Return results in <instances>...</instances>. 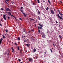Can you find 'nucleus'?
<instances>
[{
    "label": "nucleus",
    "mask_w": 63,
    "mask_h": 63,
    "mask_svg": "<svg viewBox=\"0 0 63 63\" xmlns=\"http://www.w3.org/2000/svg\"><path fill=\"white\" fill-rule=\"evenodd\" d=\"M39 25L40 26H41V27H43V25H41V24H39Z\"/></svg>",
    "instance_id": "obj_29"
},
{
    "label": "nucleus",
    "mask_w": 63,
    "mask_h": 63,
    "mask_svg": "<svg viewBox=\"0 0 63 63\" xmlns=\"http://www.w3.org/2000/svg\"><path fill=\"white\" fill-rule=\"evenodd\" d=\"M5 31L6 32H8V31L7 30H5Z\"/></svg>",
    "instance_id": "obj_34"
},
{
    "label": "nucleus",
    "mask_w": 63,
    "mask_h": 63,
    "mask_svg": "<svg viewBox=\"0 0 63 63\" xmlns=\"http://www.w3.org/2000/svg\"><path fill=\"white\" fill-rule=\"evenodd\" d=\"M58 12H59V14H60V15H61V16H63V14H62V13H61V12H60V11L58 10Z\"/></svg>",
    "instance_id": "obj_8"
},
{
    "label": "nucleus",
    "mask_w": 63,
    "mask_h": 63,
    "mask_svg": "<svg viewBox=\"0 0 63 63\" xmlns=\"http://www.w3.org/2000/svg\"><path fill=\"white\" fill-rule=\"evenodd\" d=\"M2 36L3 37V38L4 39H5V36L4 35H3Z\"/></svg>",
    "instance_id": "obj_30"
},
{
    "label": "nucleus",
    "mask_w": 63,
    "mask_h": 63,
    "mask_svg": "<svg viewBox=\"0 0 63 63\" xmlns=\"http://www.w3.org/2000/svg\"><path fill=\"white\" fill-rule=\"evenodd\" d=\"M36 10H38V11H39V10L38 9H36Z\"/></svg>",
    "instance_id": "obj_58"
},
{
    "label": "nucleus",
    "mask_w": 63,
    "mask_h": 63,
    "mask_svg": "<svg viewBox=\"0 0 63 63\" xmlns=\"http://www.w3.org/2000/svg\"><path fill=\"white\" fill-rule=\"evenodd\" d=\"M37 1L38 3H40V1L39 0H37Z\"/></svg>",
    "instance_id": "obj_33"
},
{
    "label": "nucleus",
    "mask_w": 63,
    "mask_h": 63,
    "mask_svg": "<svg viewBox=\"0 0 63 63\" xmlns=\"http://www.w3.org/2000/svg\"><path fill=\"white\" fill-rule=\"evenodd\" d=\"M2 40H3V38H1L0 39V44H1V43H2Z\"/></svg>",
    "instance_id": "obj_11"
},
{
    "label": "nucleus",
    "mask_w": 63,
    "mask_h": 63,
    "mask_svg": "<svg viewBox=\"0 0 63 63\" xmlns=\"http://www.w3.org/2000/svg\"><path fill=\"white\" fill-rule=\"evenodd\" d=\"M38 19H39V20H41V18H40V16H38Z\"/></svg>",
    "instance_id": "obj_31"
},
{
    "label": "nucleus",
    "mask_w": 63,
    "mask_h": 63,
    "mask_svg": "<svg viewBox=\"0 0 63 63\" xmlns=\"http://www.w3.org/2000/svg\"><path fill=\"white\" fill-rule=\"evenodd\" d=\"M44 57H46V55H44Z\"/></svg>",
    "instance_id": "obj_57"
},
{
    "label": "nucleus",
    "mask_w": 63,
    "mask_h": 63,
    "mask_svg": "<svg viewBox=\"0 0 63 63\" xmlns=\"http://www.w3.org/2000/svg\"><path fill=\"white\" fill-rule=\"evenodd\" d=\"M31 31H29L28 32V33L29 34V33H31Z\"/></svg>",
    "instance_id": "obj_35"
},
{
    "label": "nucleus",
    "mask_w": 63,
    "mask_h": 63,
    "mask_svg": "<svg viewBox=\"0 0 63 63\" xmlns=\"http://www.w3.org/2000/svg\"><path fill=\"white\" fill-rule=\"evenodd\" d=\"M22 13L23 14V16L25 17H26L27 16V14H25V13H23V12H22Z\"/></svg>",
    "instance_id": "obj_6"
},
{
    "label": "nucleus",
    "mask_w": 63,
    "mask_h": 63,
    "mask_svg": "<svg viewBox=\"0 0 63 63\" xmlns=\"http://www.w3.org/2000/svg\"><path fill=\"white\" fill-rule=\"evenodd\" d=\"M38 32H39V33H40L41 32V31L40 30L38 29Z\"/></svg>",
    "instance_id": "obj_23"
},
{
    "label": "nucleus",
    "mask_w": 63,
    "mask_h": 63,
    "mask_svg": "<svg viewBox=\"0 0 63 63\" xmlns=\"http://www.w3.org/2000/svg\"><path fill=\"white\" fill-rule=\"evenodd\" d=\"M15 45H16V46H17V44H16V43H15Z\"/></svg>",
    "instance_id": "obj_45"
},
{
    "label": "nucleus",
    "mask_w": 63,
    "mask_h": 63,
    "mask_svg": "<svg viewBox=\"0 0 63 63\" xmlns=\"http://www.w3.org/2000/svg\"><path fill=\"white\" fill-rule=\"evenodd\" d=\"M5 2H6V3L7 4V5H8V3L7 2H6V1H5Z\"/></svg>",
    "instance_id": "obj_39"
},
{
    "label": "nucleus",
    "mask_w": 63,
    "mask_h": 63,
    "mask_svg": "<svg viewBox=\"0 0 63 63\" xmlns=\"http://www.w3.org/2000/svg\"><path fill=\"white\" fill-rule=\"evenodd\" d=\"M50 11L52 14H54V11L53 10H50Z\"/></svg>",
    "instance_id": "obj_7"
},
{
    "label": "nucleus",
    "mask_w": 63,
    "mask_h": 63,
    "mask_svg": "<svg viewBox=\"0 0 63 63\" xmlns=\"http://www.w3.org/2000/svg\"><path fill=\"white\" fill-rule=\"evenodd\" d=\"M14 18H15V20H16V21L17 20L16 19V17H14Z\"/></svg>",
    "instance_id": "obj_42"
},
{
    "label": "nucleus",
    "mask_w": 63,
    "mask_h": 63,
    "mask_svg": "<svg viewBox=\"0 0 63 63\" xmlns=\"http://www.w3.org/2000/svg\"><path fill=\"white\" fill-rule=\"evenodd\" d=\"M35 26H36L37 25V24H35Z\"/></svg>",
    "instance_id": "obj_60"
},
{
    "label": "nucleus",
    "mask_w": 63,
    "mask_h": 63,
    "mask_svg": "<svg viewBox=\"0 0 63 63\" xmlns=\"http://www.w3.org/2000/svg\"><path fill=\"white\" fill-rule=\"evenodd\" d=\"M35 58H36V59H37V57L36 56V57H35Z\"/></svg>",
    "instance_id": "obj_47"
},
{
    "label": "nucleus",
    "mask_w": 63,
    "mask_h": 63,
    "mask_svg": "<svg viewBox=\"0 0 63 63\" xmlns=\"http://www.w3.org/2000/svg\"><path fill=\"white\" fill-rule=\"evenodd\" d=\"M6 14H8V11H6Z\"/></svg>",
    "instance_id": "obj_53"
},
{
    "label": "nucleus",
    "mask_w": 63,
    "mask_h": 63,
    "mask_svg": "<svg viewBox=\"0 0 63 63\" xmlns=\"http://www.w3.org/2000/svg\"><path fill=\"white\" fill-rule=\"evenodd\" d=\"M32 20H33V21H34V19H33V18H32L30 19V21H32Z\"/></svg>",
    "instance_id": "obj_15"
},
{
    "label": "nucleus",
    "mask_w": 63,
    "mask_h": 63,
    "mask_svg": "<svg viewBox=\"0 0 63 63\" xmlns=\"http://www.w3.org/2000/svg\"><path fill=\"white\" fill-rule=\"evenodd\" d=\"M23 29V30H23V32H25V30L24 29Z\"/></svg>",
    "instance_id": "obj_26"
},
{
    "label": "nucleus",
    "mask_w": 63,
    "mask_h": 63,
    "mask_svg": "<svg viewBox=\"0 0 63 63\" xmlns=\"http://www.w3.org/2000/svg\"><path fill=\"white\" fill-rule=\"evenodd\" d=\"M48 2L49 3V4H51L50 1V0H48Z\"/></svg>",
    "instance_id": "obj_28"
},
{
    "label": "nucleus",
    "mask_w": 63,
    "mask_h": 63,
    "mask_svg": "<svg viewBox=\"0 0 63 63\" xmlns=\"http://www.w3.org/2000/svg\"><path fill=\"white\" fill-rule=\"evenodd\" d=\"M56 23H58V22H57V21H56Z\"/></svg>",
    "instance_id": "obj_46"
},
{
    "label": "nucleus",
    "mask_w": 63,
    "mask_h": 63,
    "mask_svg": "<svg viewBox=\"0 0 63 63\" xmlns=\"http://www.w3.org/2000/svg\"><path fill=\"white\" fill-rule=\"evenodd\" d=\"M38 15H40V11H39V10H38Z\"/></svg>",
    "instance_id": "obj_18"
},
{
    "label": "nucleus",
    "mask_w": 63,
    "mask_h": 63,
    "mask_svg": "<svg viewBox=\"0 0 63 63\" xmlns=\"http://www.w3.org/2000/svg\"><path fill=\"white\" fill-rule=\"evenodd\" d=\"M10 16L12 17H15V16H13V15H12V14H11V15H10Z\"/></svg>",
    "instance_id": "obj_20"
},
{
    "label": "nucleus",
    "mask_w": 63,
    "mask_h": 63,
    "mask_svg": "<svg viewBox=\"0 0 63 63\" xmlns=\"http://www.w3.org/2000/svg\"><path fill=\"white\" fill-rule=\"evenodd\" d=\"M38 29H40V27H38Z\"/></svg>",
    "instance_id": "obj_48"
},
{
    "label": "nucleus",
    "mask_w": 63,
    "mask_h": 63,
    "mask_svg": "<svg viewBox=\"0 0 63 63\" xmlns=\"http://www.w3.org/2000/svg\"><path fill=\"white\" fill-rule=\"evenodd\" d=\"M10 17L9 16H8V19H10Z\"/></svg>",
    "instance_id": "obj_37"
},
{
    "label": "nucleus",
    "mask_w": 63,
    "mask_h": 63,
    "mask_svg": "<svg viewBox=\"0 0 63 63\" xmlns=\"http://www.w3.org/2000/svg\"><path fill=\"white\" fill-rule=\"evenodd\" d=\"M57 15L58 18H60V19H62V16H61V17L60 16L59 14H58Z\"/></svg>",
    "instance_id": "obj_4"
},
{
    "label": "nucleus",
    "mask_w": 63,
    "mask_h": 63,
    "mask_svg": "<svg viewBox=\"0 0 63 63\" xmlns=\"http://www.w3.org/2000/svg\"><path fill=\"white\" fill-rule=\"evenodd\" d=\"M0 25L1 26H2V24H1V23H0Z\"/></svg>",
    "instance_id": "obj_54"
},
{
    "label": "nucleus",
    "mask_w": 63,
    "mask_h": 63,
    "mask_svg": "<svg viewBox=\"0 0 63 63\" xmlns=\"http://www.w3.org/2000/svg\"><path fill=\"white\" fill-rule=\"evenodd\" d=\"M20 11H21V13L23 12V7H21L20 8Z\"/></svg>",
    "instance_id": "obj_5"
},
{
    "label": "nucleus",
    "mask_w": 63,
    "mask_h": 63,
    "mask_svg": "<svg viewBox=\"0 0 63 63\" xmlns=\"http://www.w3.org/2000/svg\"><path fill=\"white\" fill-rule=\"evenodd\" d=\"M36 23V22H34L33 23Z\"/></svg>",
    "instance_id": "obj_63"
},
{
    "label": "nucleus",
    "mask_w": 63,
    "mask_h": 63,
    "mask_svg": "<svg viewBox=\"0 0 63 63\" xmlns=\"http://www.w3.org/2000/svg\"><path fill=\"white\" fill-rule=\"evenodd\" d=\"M49 9V8L48 7H47L46 9V10H48Z\"/></svg>",
    "instance_id": "obj_32"
},
{
    "label": "nucleus",
    "mask_w": 63,
    "mask_h": 63,
    "mask_svg": "<svg viewBox=\"0 0 63 63\" xmlns=\"http://www.w3.org/2000/svg\"><path fill=\"white\" fill-rule=\"evenodd\" d=\"M36 51V49L35 48H34L33 49V52H35Z\"/></svg>",
    "instance_id": "obj_12"
},
{
    "label": "nucleus",
    "mask_w": 63,
    "mask_h": 63,
    "mask_svg": "<svg viewBox=\"0 0 63 63\" xmlns=\"http://www.w3.org/2000/svg\"><path fill=\"white\" fill-rule=\"evenodd\" d=\"M8 14L9 16H11L12 15V13L10 12H8Z\"/></svg>",
    "instance_id": "obj_10"
},
{
    "label": "nucleus",
    "mask_w": 63,
    "mask_h": 63,
    "mask_svg": "<svg viewBox=\"0 0 63 63\" xmlns=\"http://www.w3.org/2000/svg\"><path fill=\"white\" fill-rule=\"evenodd\" d=\"M44 53L45 54H47V51H46L44 52Z\"/></svg>",
    "instance_id": "obj_36"
},
{
    "label": "nucleus",
    "mask_w": 63,
    "mask_h": 63,
    "mask_svg": "<svg viewBox=\"0 0 63 63\" xmlns=\"http://www.w3.org/2000/svg\"><path fill=\"white\" fill-rule=\"evenodd\" d=\"M11 3L12 4H13L14 3V2L13 1H11Z\"/></svg>",
    "instance_id": "obj_19"
},
{
    "label": "nucleus",
    "mask_w": 63,
    "mask_h": 63,
    "mask_svg": "<svg viewBox=\"0 0 63 63\" xmlns=\"http://www.w3.org/2000/svg\"><path fill=\"white\" fill-rule=\"evenodd\" d=\"M59 37L60 38H62V37L60 35H59Z\"/></svg>",
    "instance_id": "obj_41"
},
{
    "label": "nucleus",
    "mask_w": 63,
    "mask_h": 63,
    "mask_svg": "<svg viewBox=\"0 0 63 63\" xmlns=\"http://www.w3.org/2000/svg\"><path fill=\"white\" fill-rule=\"evenodd\" d=\"M40 29H42V27H40Z\"/></svg>",
    "instance_id": "obj_59"
},
{
    "label": "nucleus",
    "mask_w": 63,
    "mask_h": 63,
    "mask_svg": "<svg viewBox=\"0 0 63 63\" xmlns=\"http://www.w3.org/2000/svg\"><path fill=\"white\" fill-rule=\"evenodd\" d=\"M42 37L43 38H45V37H46V35H45V34H43L42 35Z\"/></svg>",
    "instance_id": "obj_14"
},
{
    "label": "nucleus",
    "mask_w": 63,
    "mask_h": 63,
    "mask_svg": "<svg viewBox=\"0 0 63 63\" xmlns=\"http://www.w3.org/2000/svg\"><path fill=\"white\" fill-rule=\"evenodd\" d=\"M50 50L51 51V53H52V50H51V49H50Z\"/></svg>",
    "instance_id": "obj_38"
},
{
    "label": "nucleus",
    "mask_w": 63,
    "mask_h": 63,
    "mask_svg": "<svg viewBox=\"0 0 63 63\" xmlns=\"http://www.w3.org/2000/svg\"><path fill=\"white\" fill-rule=\"evenodd\" d=\"M29 61H30L31 62H33V60L32 58H30L29 59Z\"/></svg>",
    "instance_id": "obj_3"
},
{
    "label": "nucleus",
    "mask_w": 63,
    "mask_h": 63,
    "mask_svg": "<svg viewBox=\"0 0 63 63\" xmlns=\"http://www.w3.org/2000/svg\"><path fill=\"white\" fill-rule=\"evenodd\" d=\"M43 2L44 3V2H45V0H43Z\"/></svg>",
    "instance_id": "obj_55"
},
{
    "label": "nucleus",
    "mask_w": 63,
    "mask_h": 63,
    "mask_svg": "<svg viewBox=\"0 0 63 63\" xmlns=\"http://www.w3.org/2000/svg\"><path fill=\"white\" fill-rule=\"evenodd\" d=\"M33 5H35V3L33 2Z\"/></svg>",
    "instance_id": "obj_40"
},
{
    "label": "nucleus",
    "mask_w": 63,
    "mask_h": 63,
    "mask_svg": "<svg viewBox=\"0 0 63 63\" xmlns=\"http://www.w3.org/2000/svg\"><path fill=\"white\" fill-rule=\"evenodd\" d=\"M40 8H41V9H42V10H43V9H44V7L42 6L40 7Z\"/></svg>",
    "instance_id": "obj_22"
},
{
    "label": "nucleus",
    "mask_w": 63,
    "mask_h": 63,
    "mask_svg": "<svg viewBox=\"0 0 63 63\" xmlns=\"http://www.w3.org/2000/svg\"><path fill=\"white\" fill-rule=\"evenodd\" d=\"M19 19H20V20H22V19H21V18H19Z\"/></svg>",
    "instance_id": "obj_44"
},
{
    "label": "nucleus",
    "mask_w": 63,
    "mask_h": 63,
    "mask_svg": "<svg viewBox=\"0 0 63 63\" xmlns=\"http://www.w3.org/2000/svg\"><path fill=\"white\" fill-rule=\"evenodd\" d=\"M5 10L6 12H7V11H10L11 12H12V11L11 10L10 8H9L6 7L5 8Z\"/></svg>",
    "instance_id": "obj_1"
},
{
    "label": "nucleus",
    "mask_w": 63,
    "mask_h": 63,
    "mask_svg": "<svg viewBox=\"0 0 63 63\" xmlns=\"http://www.w3.org/2000/svg\"><path fill=\"white\" fill-rule=\"evenodd\" d=\"M21 59L20 60L19 59H18V61H19L20 62L21 61Z\"/></svg>",
    "instance_id": "obj_27"
},
{
    "label": "nucleus",
    "mask_w": 63,
    "mask_h": 63,
    "mask_svg": "<svg viewBox=\"0 0 63 63\" xmlns=\"http://www.w3.org/2000/svg\"><path fill=\"white\" fill-rule=\"evenodd\" d=\"M32 31V32H33V31H34L33 30H31Z\"/></svg>",
    "instance_id": "obj_49"
},
{
    "label": "nucleus",
    "mask_w": 63,
    "mask_h": 63,
    "mask_svg": "<svg viewBox=\"0 0 63 63\" xmlns=\"http://www.w3.org/2000/svg\"><path fill=\"white\" fill-rule=\"evenodd\" d=\"M0 10H1V11H4V9L3 8H1Z\"/></svg>",
    "instance_id": "obj_25"
},
{
    "label": "nucleus",
    "mask_w": 63,
    "mask_h": 63,
    "mask_svg": "<svg viewBox=\"0 0 63 63\" xmlns=\"http://www.w3.org/2000/svg\"><path fill=\"white\" fill-rule=\"evenodd\" d=\"M20 52L21 54H22V52L20 51Z\"/></svg>",
    "instance_id": "obj_43"
},
{
    "label": "nucleus",
    "mask_w": 63,
    "mask_h": 63,
    "mask_svg": "<svg viewBox=\"0 0 63 63\" xmlns=\"http://www.w3.org/2000/svg\"><path fill=\"white\" fill-rule=\"evenodd\" d=\"M60 2L61 3H62V2L61 1H60Z\"/></svg>",
    "instance_id": "obj_51"
},
{
    "label": "nucleus",
    "mask_w": 63,
    "mask_h": 63,
    "mask_svg": "<svg viewBox=\"0 0 63 63\" xmlns=\"http://www.w3.org/2000/svg\"><path fill=\"white\" fill-rule=\"evenodd\" d=\"M27 52V50H26L25 51V52L26 53Z\"/></svg>",
    "instance_id": "obj_56"
},
{
    "label": "nucleus",
    "mask_w": 63,
    "mask_h": 63,
    "mask_svg": "<svg viewBox=\"0 0 63 63\" xmlns=\"http://www.w3.org/2000/svg\"><path fill=\"white\" fill-rule=\"evenodd\" d=\"M8 5L7 6L8 7H9V4H8Z\"/></svg>",
    "instance_id": "obj_52"
},
{
    "label": "nucleus",
    "mask_w": 63,
    "mask_h": 63,
    "mask_svg": "<svg viewBox=\"0 0 63 63\" xmlns=\"http://www.w3.org/2000/svg\"><path fill=\"white\" fill-rule=\"evenodd\" d=\"M24 43H27L28 44H29L30 43V42H29V39H27V40H25L24 41Z\"/></svg>",
    "instance_id": "obj_2"
},
{
    "label": "nucleus",
    "mask_w": 63,
    "mask_h": 63,
    "mask_svg": "<svg viewBox=\"0 0 63 63\" xmlns=\"http://www.w3.org/2000/svg\"><path fill=\"white\" fill-rule=\"evenodd\" d=\"M9 53H8L7 55H9Z\"/></svg>",
    "instance_id": "obj_61"
},
{
    "label": "nucleus",
    "mask_w": 63,
    "mask_h": 63,
    "mask_svg": "<svg viewBox=\"0 0 63 63\" xmlns=\"http://www.w3.org/2000/svg\"><path fill=\"white\" fill-rule=\"evenodd\" d=\"M53 46L54 47H55V45H54V44H53Z\"/></svg>",
    "instance_id": "obj_50"
},
{
    "label": "nucleus",
    "mask_w": 63,
    "mask_h": 63,
    "mask_svg": "<svg viewBox=\"0 0 63 63\" xmlns=\"http://www.w3.org/2000/svg\"><path fill=\"white\" fill-rule=\"evenodd\" d=\"M2 17L4 19L6 20V17H5V15H3Z\"/></svg>",
    "instance_id": "obj_9"
},
{
    "label": "nucleus",
    "mask_w": 63,
    "mask_h": 63,
    "mask_svg": "<svg viewBox=\"0 0 63 63\" xmlns=\"http://www.w3.org/2000/svg\"><path fill=\"white\" fill-rule=\"evenodd\" d=\"M8 1V0H6L5 1L6 2V1Z\"/></svg>",
    "instance_id": "obj_62"
},
{
    "label": "nucleus",
    "mask_w": 63,
    "mask_h": 63,
    "mask_svg": "<svg viewBox=\"0 0 63 63\" xmlns=\"http://www.w3.org/2000/svg\"><path fill=\"white\" fill-rule=\"evenodd\" d=\"M25 37V36L24 35H22V38H24Z\"/></svg>",
    "instance_id": "obj_16"
},
{
    "label": "nucleus",
    "mask_w": 63,
    "mask_h": 63,
    "mask_svg": "<svg viewBox=\"0 0 63 63\" xmlns=\"http://www.w3.org/2000/svg\"><path fill=\"white\" fill-rule=\"evenodd\" d=\"M20 63H22V62H21Z\"/></svg>",
    "instance_id": "obj_64"
},
{
    "label": "nucleus",
    "mask_w": 63,
    "mask_h": 63,
    "mask_svg": "<svg viewBox=\"0 0 63 63\" xmlns=\"http://www.w3.org/2000/svg\"><path fill=\"white\" fill-rule=\"evenodd\" d=\"M17 49L18 50H19V47L18 46L17 47Z\"/></svg>",
    "instance_id": "obj_24"
},
{
    "label": "nucleus",
    "mask_w": 63,
    "mask_h": 63,
    "mask_svg": "<svg viewBox=\"0 0 63 63\" xmlns=\"http://www.w3.org/2000/svg\"><path fill=\"white\" fill-rule=\"evenodd\" d=\"M11 49H12V52L13 53H14V48H13V47H12L11 48Z\"/></svg>",
    "instance_id": "obj_13"
},
{
    "label": "nucleus",
    "mask_w": 63,
    "mask_h": 63,
    "mask_svg": "<svg viewBox=\"0 0 63 63\" xmlns=\"http://www.w3.org/2000/svg\"><path fill=\"white\" fill-rule=\"evenodd\" d=\"M17 39L18 40H19V41H20V37H18Z\"/></svg>",
    "instance_id": "obj_17"
},
{
    "label": "nucleus",
    "mask_w": 63,
    "mask_h": 63,
    "mask_svg": "<svg viewBox=\"0 0 63 63\" xmlns=\"http://www.w3.org/2000/svg\"><path fill=\"white\" fill-rule=\"evenodd\" d=\"M26 45L27 47H29V45L28 44H26Z\"/></svg>",
    "instance_id": "obj_21"
}]
</instances>
